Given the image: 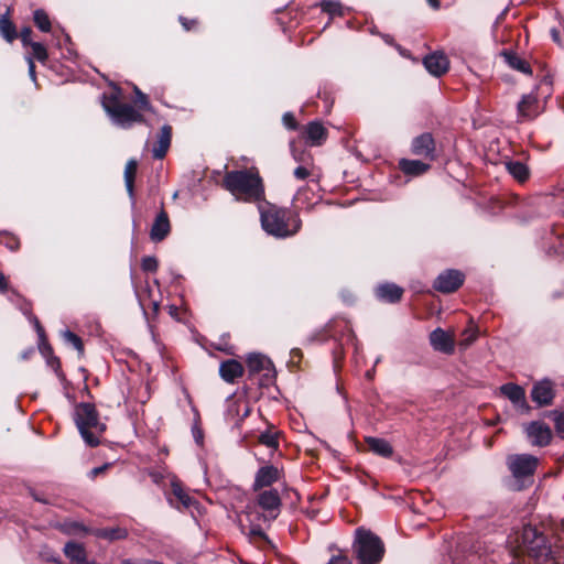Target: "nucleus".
<instances>
[{"mask_svg": "<svg viewBox=\"0 0 564 564\" xmlns=\"http://www.w3.org/2000/svg\"><path fill=\"white\" fill-rule=\"evenodd\" d=\"M283 122H284L285 127H288L289 129H292V130L296 129V121H295L294 116L291 112L284 113Z\"/></svg>", "mask_w": 564, "mask_h": 564, "instance_id": "c03bdc74", "label": "nucleus"}, {"mask_svg": "<svg viewBox=\"0 0 564 564\" xmlns=\"http://www.w3.org/2000/svg\"><path fill=\"white\" fill-rule=\"evenodd\" d=\"M411 151L414 155L433 161L435 159V141L431 133H422L413 139Z\"/></svg>", "mask_w": 564, "mask_h": 564, "instance_id": "2eb2a0df", "label": "nucleus"}, {"mask_svg": "<svg viewBox=\"0 0 564 564\" xmlns=\"http://www.w3.org/2000/svg\"><path fill=\"white\" fill-rule=\"evenodd\" d=\"M10 248L12 250L18 249L19 248V242L11 243Z\"/></svg>", "mask_w": 564, "mask_h": 564, "instance_id": "13d9d810", "label": "nucleus"}, {"mask_svg": "<svg viewBox=\"0 0 564 564\" xmlns=\"http://www.w3.org/2000/svg\"><path fill=\"white\" fill-rule=\"evenodd\" d=\"M8 289V282L6 276L0 272V292H4Z\"/></svg>", "mask_w": 564, "mask_h": 564, "instance_id": "3c124183", "label": "nucleus"}, {"mask_svg": "<svg viewBox=\"0 0 564 564\" xmlns=\"http://www.w3.org/2000/svg\"><path fill=\"white\" fill-rule=\"evenodd\" d=\"M423 64L427 72L436 77L442 76L448 70L449 62L444 53L435 52L427 55Z\"/></svg>", "mask_w": 564, "mask_h": 564, "instance_id": "a211bd4d", "label": "nucleus"}, {"mask_svg": "<svg viewBox=\"0 0 564 564\" xmlns=\"http://www.w3.org/2000/svg\"><path fill=\"white\" fill-rule=\"evenodd\" d=\"M399 167L406 175L419 176L429 171L430 164L420 160L402 159L399 161Z\"/></svg>", "mask_w": 564, "mask_h": 564, "instance_id": "393cba45", "label": "nucleus"}, {"mask_svg": "<svg viewBox=\"0 0 564 564\" xmlns=\"http://www.w3.org/2000/svg\"><path fill=\"white\" fill-rule=\"evenodd\" d=\"M464 282V274L458 270H447L441 273L435 282L434 289L442 293L455 292Z\"/></svg>", "mask_w": 564, "mask_h": 564, "instance_id": "ddd939ff", "label": "nucleus"}, {"mask_svg": "<svg viewBox=\"0 0 564 564\" xmlns=\"http://www.w3.org/2000/svg\"><path fill=\"white\" fill-rule=\"evenodd\" d=\"M171 140H172V128L169 124H164L160 130L158 141L155 142L153 150H152L154 159L162 160L165 156V154L171 145Z\"/></svg>", "mask_w": 564, "mask_h": 564, "instance_id": "412c9836", "label": "nucleus"}, {"mask_svg": "<svg viewBox=\"0 0 564 564\" xmlns=\"http://www.w3.org/2000/svg\"><path fill=\"white\" fill-rule=\"evenodd\" d=\"M62 530L66 534H80L87 532L86 528L78 522H65L62 524Z\"/></svg>", "mask_w": 564, "mask_h": 564, "instance_id": "e433bc0d", "label": "nucleus"}, {"mask_svg": "<svg viewBox=\"0 0 564 564\" xmlns=\"http://www.w3.org/2000/svg\"><path fill=\"white\" fill-rule=\"evenodd\" d=\"M36 327H37V332H39L40 336L42 337L43 336L42 327L39 324H36Z\"/></svg>", "mask_w": 564, "mask_h": 564, "instance_id": "bf43d9fd", "label": "nucleus"}, {"mask_svg": "<svg viewBox=\"0 0 564 564\" xmlns=\"http://www.w3.org/2000/svg\"><path fill=\"white\" fill-rule=\"evenodd\" d=\"M108 464L94 468L90 473L93 477L98 476L99 474L104 473L108 468Z\"/></svg>", "mask_w": 564, "mask_h": 564, "instance_id": "8fccbe9b", "label": "nucleus"}, {"mask_svg": "<svg viewBox=\"0 0 564 564\" xmlns=\"http://www.w3.org/2000/svg\"><path fill=\"white\" fill-rule=\"evenodd\" d=\"M172 491L184 508L188 509L196 503V501L187 492L184 491L181 485L173 482Z\"/></svg>", "mask_w": 564, "mask_h": 564, "instance_id": "7c9ffc66", "label": "nucleus"}, {"mask_svg": "<svg viewBox=\"0 0 564 564\" xmlns=\"http://www.w3.org/2000/svg\"><path fill=\"white\" fill-rule=\"evenodd\" d=\"M135 93H137V96H138V102L140 104V106L144 109H148L149 108V100H148V97L147 95L142 94L139 89L135 88Z\"/></svg>", "mask_w": 564, "mask_h": 564, "instance_id": "a18cd8bd", "label": "nucleus"}, {"mask_svg": "<svg viewBox=\"0 0 564 564\" xmlns=\"http://www.w3.org/2000/svg\"><path fill=\"white\" fill-rule=\"evenodd\" d=\"M31 34L32 30L30 28H24L21 30L20 39L24 45H31V43H33L31 41Z\"/></svg>", "mask_w": 564, "mask_h": 564, "instance_id": "37998d69", "label": "nucleus"}, {"mask_svg": "<svg viewBox=\"0 0 564 564\" xmlns=\"http://www.w3.org/2000/svg\"><path fill=\"white\" fill-rule=\"evenodd\" d=\"M171 231V224L165 210H161L155 217L151 230L150 238L152 241L159 242L167 237Z\"/></svg>", "mask_w": 564, "mask_h": 564, "instance_id": "6ab92c4d", "label": "nucleus"}, {"mask_svg": "<svg viewBox=\"0 0 564 564\" xmlns=\"http://www.w3.org/2000/svg\"><path fill=\"white\" fill-rule=\"evenodd\" d=\"M64 554L73 564L95 563L87 561L86 550L84 545L77 542H67L64 546Z\"/></svg>", "mask_w": 564, "mask_h": 564, "instance_id": "b1692460", "label": "nucleus"}, {"mask_svg": "<svg viewBox=\"0 0 564 564\" xmlns=\"http://www.w3.org/2000/svg\"><path fill=\"white\" fill-rule=\"evenodd\" d=\"M477 336H478L477 328H475L473 326L468 327L467 329H465L463 332V339L460 341V346H463L465 348L470 346L476 340Z\"/></svg>", "mask_w": 564, "mask_h": 564, "instance_id": "c9c22d12", "label": "nucleus"}, {"mask_svg": "<svg viewBox=\"0 0 564 564\" xmlns=\"http://www.w3.org/2000/svg\"><path fill=\"white\" fill-rule=\"evenodd\" d=\"M219 375L224 381L228 383H234L238 378H240L243 375V367L239 361L235 359H229L220 364Z\"/></svg>", "mask_w": 564, "mask_h": 564, "instance_id": "4be33fe9", "label": "nucleus"}, {"mask_svg": "<svg viewBox=\"0 0 564 564\" xmlns=\"http://www.w3.org/2000/svg\"><path fill=\"white\" fill-rule=\"evenodd\" d=\"M524 432L532 445L544 447L551 443L552 431L549 425L540 421H533L524 426Z\"/></svg>", "mask_w": 564, "mask_h": 564, "instance_id": "9d476101", "label": "nucleus"}, {"mask_svg": "<svg viewBox=\"0 0 564 564\" xmlns=\"http://www.w3.org/2000/svg\"><path fill=\"white\" fill-rule=\"evenodd\" d=\"M34 23L43 32H48L51 30L50 18L43 10H36L34 12Z\"/></svg>", "mask_w": 564, "mask_h": 564, "instance_id": "2f4dec72", "label": "nucleus"}, {"mask_svg": "<svg viewBox=\"0 0 564 564\" xmlns=\"http://www.w3.org/2000/svg\"><path fill=\"white\" fill-rule=\"evenodd\" d=\"M327 139V130L319 121L308 122L305 127V140L312 147L322 145Z\"/></svg>", "mask_w": 564, "mask_h": 564, "instance_id": "aec40b11", "label": "nucleus"}, {"mask_svg": "<svg viewBox=\"0 0 564 564\" xmlns=\"http://www.w3.org/2000/svg\"><path fill=\"white\" fill-rule=\"evenodd\" d=\"M508 466L516 478L533 475L538 466V458L529 454L512 455L508 457Z\"/></svg>", "mask_w": 564, "mask_h": 564, "instance_id": "1a4fd4ad", "label": "nucleus"}, {"mask_svg": "<svg viewBox=\"0 0 564 564\" xmlns=\"http://www.w3.org/2000/svg\"><path fill=\"white\" fill-rule=\"evenodd\" d=\"M63 336L65 338V340L69 344L73 345V347L79 352V354H83L84 351V345H83V341L82 339L76 335L74 334L73 332L70 330H65L63 333Z\"/></svg>", "mask_w": 564, "mask_h": 564, "instance_id": "473e14b6", "label": "nucleus"}, {"mask_svg": "<svg viewBox=\"0 0 564 564\" xmlns=\"http://www.w3.org/2000/svg\"><path fill=\"white\" fill-rule=\"evenodd\" d=\"M376 294L381 301L395 303L401 300L403 289L394 283H383L377 286Z\"/></svg>", "mask_w": 564, "mask_h": 564, "instance_id": "5701e85b", "label": "nucleus"}, {"mask_svg": "<svg viewBox=\"0 0 564 564\" xmlns=\"http://www.w3.org/2000/svg\"><path fill=\"white\" fill-rule=\"evenodd\" d=\"M138 163L135 160H129L124 169L126 187L130 196L133 195V183L137 173Z\"/></svg>", "mask_w": 564, "mask_h": 564, "instance_id": "c756f323", "label": "nucleus"}, {"mask_svg": "<svg viewBox=\"0 0 564 564\" xmlns=\"http://www.w3.org/2000/svg\"><path fill=\"white\" fill-rule=\"evenodd\" d=\"M99 535L109 540H119L127 536V531L124 529H106Z\"/></svg>", "mask_w": 564, "mask_h": 564, "instance_id": "ea45409f", "label": "nucleus"}, {"mask_svg": "<svg viewBox=\"0 0 564 564\" xmlns=\"http://www.w3.org/2000/svg\"><path fill=\"white\" fill-rule=\"evenodd\" d=\"M261 225L263 230L276 238H286L297 234L302 226V220L297 213L280 208L275 205H268L260 208Z\"/></svg>", "mask_w": 564, "mask_h": 564, "instance_id": "7ed1b4c3", "label": "nucleus"}, {"mask_svg": "<svg viewBox=\"0 0 564 564\" xmlns=\"http://www.w3.org/2000/svg\"><path fill=\"white\" fill-rule=\"evenodd\" d=\"M30 46L32 48V54H33L34 58H36L40 62H45L47 59V51H46V47L42 43L34 42V43H31Z\"/></svg>", "mask_w": 564, "mask_h": 564, "instance_id": "f704fd0d", "label": "nucleus"}, {"mask_svg": "<svg viewBox=\"0 0 564 564\" xmlns=\"http://www.w3.org/2000/svg\"><path fill=\"white\" fill-rule=\"evenodd\" d=\"M517 108L519 121L531 120L540 113L539 100L533 94L524 95Z\"/></svg>", "mask_w": 564, "mask_h": 564, "instance_id": "f3484780", "label": "nucleus"}, {"mask_svg": "<svg viewBox=\"0 0 564 564\" xmlns=\"http://www.w3.org/2000/svg\"><path fill=\"white\" fill-rule=\"evenodd\" d=\"M328 564H350V561L347 556L336 555L330 558Z\"/></svg>", "mask_w": 564, "mask_h": 564, "instance_id": "49530a36", "label": "nucleus"}, {"mask_svg": "<svg viewBox=\"0 0 564 564\" xmlns=\"http://www.w3.org/2000/svg\"><path fill=\"white\" fill-rule=\"evenodd\" d=\"M429 4L433 8V9H438L440 8V1L438 0H427Z\"/></svg>", "mask_w": 564, "mask_h": 564, "instance_id": "5fc2aeb1", "label": "nucleus"}, {"mask_svg": "<svg viewBox=\"0 0 564 564\" xmlns=\"http://www.w3.org/2000/svg\"><path fill=\"white\" fill-rule=\"evenodd\" d=\"M259 507L267 513L265 518L274 520L281 509V498L275 489L264 490L258 496Z\"/></svg>", "mask_w": 564, "mask_h": 564, "instance_id": "9b49d317", "label": "nucleus"}, {"mask_svg": "<svg viewBox=\"0 0 564 564\" xmlns=\"http://www.w3.org/2000/svg\"><path fill=\"white\" fill-rule=\"evenodd\" d=\"M282 470L273 465L262 466L256 474L253 489L259 490L269 487L280 480Z\"/></svg>", "mask_w": 564, "mask_h": 564, "instance_id": "dca6fc26", "label": "nucleus"}, {"mask_svg": "<svg viewBox=\"0 0 564 564\" xmlns=\"http://www.w3.org/2000/svg\"><path fill=\"white\" fill-rule=\"evenodd\" d=\"M29 73L33 79H35V65L33 58H29Z\"/></svg>", "mask_w": 564, "mask_h": 564, "instance_id": "864d4df0", "label": "nucleus"}, {"mask_svg": "<svg viewBox=\"0 0 564 564\" xmlns=\"http://www.w3.org/2000/svg\"><path fill=\"white\" fill-rule=\"evenodd\" d=\"M247 367L249 373H262L263 379L261 380V386H269L273 382L275 378V369L272 361L261 354H250L247 358Z\"/></svg>", "mask_w": 564, "mask_h": 564, "instance_id": "0eeeda50", "label": "nucleus"}, {"mask_svg": "<svg viewBox=\"0 0 564 564\" xmlns=\"http://www.w3.org/2000/svg\"><path fill=\"white\" fill-rule=\"evenodd\" d=\"M121 564H163V563L158 562V561H152V560L132 561L130 558H127V560H123L121 562Z\"/></svg>", "mask_w": 564, "mask_h": 564, "instance_id": "de8ad7c7", "label": "nucleus"}, {"mask_svg": "<svg viewBox=\"0 0 564 564\" xmlns=\"http://www.w3.org/2000/svg\"><path fill=\"white\" fill-rule=\"evenodd\" d=\"M0 34L8 42H12L17 37V30L14 24L10 21L7 14L0 17Z\"/></svg>", "mask_w": 564, "mask_h": 564, "instance_id": "c85d7f7f", "label": "nucleus"}, {"mask_svg": "<svg viewBox=\"0 0 564 564\" xmlns=\"http://www.w3.org/2000/svg\"><path fill=\"white\" fill-rule=\"evenodd\" d=\"M555 394V383L549 378L535 381L531 389V399L540 408L551 405Z\"/></svg>", "mask_w": 564, "mask_h": 564, "instance_id": "6e6552de", "label": "nucleus"}, {"mask_svg": "<svg viewBox=\"0 0 564 564\" xmlns=\"http://www.w3.org/2000/svg\"><path fill=\"white\" fill-rule=\"evenodd\" d=\"M506 169L518 182L523 183L529 178V169L524 163L520 161L507 162Z\"/></svg>", "mask_w": 564, "mask_h": 564, "instance_id": "bb28decb", "label": "nucleus"}, {"mask_svg": "<svg viewBox=\"0 0 564 564\" xmlns=\"http://www.w3.org/2000/svg\"><path fill=\"white\" fill-rule=\"evenodd\" d=\"M259 442L269 448L278 447V437L275 433L264 432L259 436Z\"/></svg>", "mask_w": 564, "mask_h": 564, "instance_id": "58836bf2", "label": "nucleus"}, {"mask_svg": "<svg viewBox=\"0 0 564 564\" xmlns=\"http://www.w3.org/2000/svg\"><path fill=\"white\" fill-rule=\"evenodd\" d=\"M503 56L510 67L524 74H531L530 65L520 56L513 53H503Z\"/></svg>", "mask_w": 564, "mask_h": 564, "instance_id": "cd10ccee", "label": "nucleus"}, {"mask_svg": "<svg viewBox=\"0 0 564 564\" xmlns=\"http://www.w3.org/2000/svg\"><path fill=\"white\" fill-rule=\"evenodd\" d=\"M311 174L312 171L307 165H300L294 170V176L300 181L307 178Z\"/></svg>", "mask_w": 564, "mask_h": 564, "instance_id": "79ce46f5", "label": "nucleus"}, {"mask_svg": "<svg viewBox=\"0 0 564 564\" xmlns=\"http://www.w3.org/2000/svg\"><path fill=\"white\" fill-rule=\"evenodd\" d=\"M500 392L522 413L528 414L531 411L525 398V390L514 383H506L500 387Z\"/></svg>", "mask_w": 564, "mask_h": 564, "instance_id": "f8f14e48", "label": "nucleus"}, {"mask_svg": "<svg viewBox=\"0 0 564 564\" xmlns=\"http://www.w3.org/2000/svg\"><path fill=\"white\" fill-rule=\"evenodd\" d=\"M322 10L335 15V14H341V6L337 1L333 0H322L321 2Z\"/></svg>", "mask_w": 564, "mask_h": 564, "instance_id": "72a5a7b5", "label": "nucleus"}, {"mask_svg": "<svg viewBox=\"0 0 564 564\" xmlns=\"http://www.w3.org/2000/svg\"><path fill=\"white\" fill-rule=\"evenodd\" d=\"M232 406H236L237 411L242 406L245 410L242 416H247L249 414L248 403L245 400L235 401Z\"/></svg>", "mask_w": 564, "mask_h": 564, "instance_id": "09e8293b", "label": "nucleus"}, {"mask_svg": "<svg viewBox=\"0 0 564 564\" xmlns=\"http://www.w3.org/2000/svg\"><path fill=\"white\" fill-rule=\"evenodd\" d=\"M366 443L373 453L382 457H390L393 454L392 446L383 438L367 437Z\"/></svg>", "mask_w": 564, "mask_h": 564, "instance_id": "a878e982", "label": "nucleus"}, {"mask_svg": "<svg viewBox=\"0 0 564 564\" xmlns=\"http://www.w3.org/2000/svg\"><path fill=\"white\" fill-rule=\"evenodd\" d=\"M550 415L552 416L555 425V430L557 434L563 435L564 434V411H552L550 412Z\"/></svg>", "mask_w": 564, "mask_h": 564, "instance_id": "4c0bfd02", "label": "nucleus"}, {"mask_svg": "<svg viewBox=\"0 0 564 564\" xmlns=\"http://www.w3.org/2000/svg\"><path fill=\"white\" fill-rule=\"evenodd\" d=\"M430 344L434 350L446 355H452L455 350L454 334H449L440 327L430 334Z\"/></svg>", "mask_w": 564, "mask_h": 564, "instance_id": "4468645a", "label": "nucleus"}, {"mask_svg": "<svg viewBox=\"0 0 564 564\" xmlns=\"http://www.w3.org/2000/svg\"><path fill=\"white\" fill-rule=\"evenodd\" d=\"M221 185L236 200L257 203L264 199V184L257 167L229 171Z\"/></svg>", "mask_w": 564, "mask_h": 564, "instance_id": "f257e3e1", "label": "nucleus"}, {"mask_svg": "<svg viewBox=\"0 0 564 564\" xmlns=\"http://www.w3.org/2000/svg\"><path fill=\"white\" fill-rule=\"evenodd\" d=\"M180 21H181L182 25L185 28V30H187V31L191 30L192 25L195 23L194 21L188 22L187 19H185L183 17L180 18Z\"/></svg>", "mask_w": 564, "mask_h": 564, "instance_id": "603ef678", "label": "nucleus"}, {"mask_svg": "<svg viewBox=\"0 0 564 564\" xmlns=\"http://www.w3.org/2000/svg\"><path fill=\"white\" fill-rule=\"evenodd\" d=\"M141 265L144 271L154 272L156 271L159 263L154 257H145L142 259Z\"/></svg>", "mask_w": 564, "mask_h": 564, "instance_id": "a19ab883", "label": "nucleus"}, {"mask_svg": "<svg viewBox=\"0 0 564 564\" xmlns=\"http://www.w3.org/2000/svg\"><path fill=\"white\" fill-rule=\"evenodd\" d=\"M104 109L112 122L121 128H130L135 122H142L143 116L129 104H122L115 95L105 98Z\"/></svg>", "mask_w": 564, "mask_h": 564, "instance_id": "423d86ee", "label": "nucleus"}, {"mask_svg": "<svg viewBox=\"0 0 564 564\" xmlns=\"http://www.w3.org/2000/svg\"><path fill=\"white\" fill-rule=\"evenodd\" d=\"M352 547L361 564H377L384 554V545L381 539L364 528L356 530Z\"/></svg>", "mask_w": 564, "mask_h": 564, "instance_id": "39448f33", "label": "nucleus"}, {"mask_svg": "<svg viewBox=\"0 0 564 564\" xmlns=\"http://www.w3.org/2000/svg\"><path fill=\"white\" fill-rule=\"evenodd\" d=\"M517 547L525 552L536 564H556L561 558V551L553 549L547 539L531 524L522 527L514 532Z\"/></svg>", "mask_w": 564, "mask_h": 564, "instance_id": "f03ea898", "label": "nucleus"}, {"mask_svg": "<svg viewBox=\"0 0 564 564\" xmlns=\"http://www.w3.org/2000/svg\"><path fill=\"white\" fill-rule=\"evenodd\" d=\"M552 36H553L554 41H558L560 34H558V32L556 30H553L552 31Z\"/></svg>", "mask_w": 564, "mask_h": 564, "instance_id": "6e6d98bb", "label": "nucleus"}, {"mask_svg": "<svg viewBox=\"0 0 564 564\" xmlns=\"http://www.w3.org/2000/svg\"><path fill=\"white\" fill-rule=\"evenodd\" d=\"M74 420L85 443L91 447L99 445L106 431V424L99 420L98 412L91 403H79L75 408Z\"/></svg>", "mask_w": 564, "mask_h": 564, "instance_id": "20e7f679", "label": "nucleus"}, {"mask_svg": "<svg viewBox=\"0 0 564 564\" xmlns=\"http://www.w3.org/2000/svg\"><path fill=\"white\" fill-rule=\"evenodd\" d=\"M383 40H384L386 43L392 44V37L390 35H384Z\"/></svg>", "mask_w": 564, "mask_h": 564, "instance_id": "4d7b16f0", "label": "nucleus"}]
</instances>
